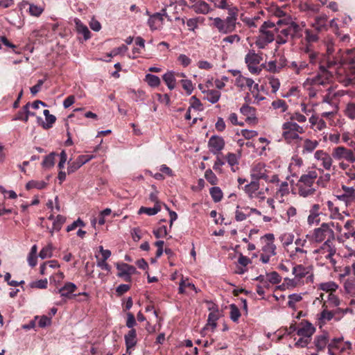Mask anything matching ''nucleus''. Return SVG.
Masks as SVG:
<instances>
[{
    "mask_svg": "<svg viewBox=\"0 0 355 355\" xmlns=\"http://www.w3.org/2000/svg\"><path fill=\"white\" fill-rule=\"evenodd\" d=\"M341 67L346 73L340 81L345 85L355 84V48L347 50L340 55L338 68Z\"/></svg>",
    "mask_w": 355,
    "mask_h": 355,
    "instance_id": "nucleus-1",
    "label": "nucleus"
},
{
    "mask_svg": "<svg viewBox=\"0 0 355 355\" xmlns=\"http://www.w3.org/2000/svg\"><path fill=\"white\" fill-rule=\"evenodd\" d=\"M284 24V20L277 19L276 22L272 21H264L259 28V33L257 37L255 44L263 49L275 40V29L276 26H281Z\"/></svg>",
    "mask_w": 355,
    "mask_h": 355,
    "instance_id": "nucleus-2",
    "label": "nucleus"
},
{
    "mask_svg": "<svg viewBox=\"0 0 355 355\" xmlns=\"http://www.w3.org/2000/svg\"><path fill=\"white\" fill-rule=\"evenodd\" d=\"M238 17L239 12H236V10H234V12L229 10V14L225 18H214L212 25L219 33L230 34L236 31L237 24H240L238 22Z\"/></svg>",
    "mask_w": 355,
    "mask_h": 355,
    "instance_id": "nucleus-3",
    "label": "nucleus"
},
{
    "mask_svg": "<svg viewBox=\"0 0 355 355\" xmlns=\"http://www.w3.org/2000/svg\"><path fill=\"white\" fill-rule=\"evenodd\" d=\"M317 178L318 173L315 171H310L300 177L297 184L300 196L307 197L315 193V189L313 185Z\"/></svg>",
    "mask_w": 355,
    "mask_h": 355,
    "instance_id": "nucleus-4",
    "label": "nucleus"
},
{
    "mask_svg": "<svg viewBox=\"0 0 355 355\" xmlns=\"http://www.w3.org/2000/svg\"><path fill=\"white\" fill-rule=\"evenodd\" d=\"M300 50L309 60V64L318 65V68H320L322 65L329 67L335 63L334 61L331 60L330 61L329 58L323 55V53L315 51L313 47L301 46Z\"/></svg>",
    "mask_w": 355,
    "mask_h": 355,
    "instance_id": "nucleus-5",
    "label": "nucleus"
},
{
    "mask_svg": "<svg viewBox=\"0 0 355 355\" xmlns=\"http://www.w3.org/2000/svg\"><path fill=\"white\" fill-rule=\"evenodd\" d=\"M282 137L287 144H291L293 141L301 139L300 135L304 132L303 127L294 121L284 122L282 124Z\"/></svg>",
    "mask_w": 355,
    "mask_h": 355,
    "instance_id": "nucleus-6",
    "label": "nucleus"
},
{
    "mask_svg": "<svg viewBox=\"0 0 355 355\" xmlns=\"http://www.w3.org/2000/svg\"><path fill=\"white\" fill-rule=\"evenodd\" d=\"M338 68L332 66L329 67L327 65V67H324L322 65V67L319 68V71L317 75L312 78L307 79V81L310 82V84L315 87L320 85L324 86L328 85L333 77V73Z\"/></svg>",
    "mask_w": 355,
    "mask_h": 355,
    "instance_id": "nucleus-7",
    "label": "nucleus"
},
{
    "mask_svg": "<svg viewBox=\"0 0 355 355\" xmlns=\"http://www.w3.org/2000/svg\"><path fill=\"white\" fill-rule=\"evenodd\" d=\"M334 226V223H323L320 227L314 229L311 234V240L316 243L335 240V234L332 229Z\"/></svg>",
    "mask_w": 355,
    "mask_h": 355,
    "instance_id": "nucleus-8",
    "label": "nucleus"
},
{
    "mask_svg": "<svg viewBox=\"0 0 355 355\" xmlns=\"http://www.w3.org/2000/svg\"><path fill=\"white\" fill-rule=\"evenodd\" d=\"M261 241L264 243L260 254V260L263 263L270 261V257L276 254V245L274 243L275 236L273 234H266L261 237Z\"/></svg>",
    "mask_w": 355,
    "mask_h": 355,
    "instance_id": "nucleus-9",
    "label": "nucleus"
},
{
    "mask_svg": "<svg viewBox=\"0 0 355 355\" xmlns=\"http://www.w3.org/2000/svg\"><path fill=\"white\" fill-rule=\"evenodd\" d=\"M262 60V53H257L254 50L249 51L245 57V62L246 63L248 70L251 73H260L261 68L259 65Z\"/></svg>",
    "mask_w": 355,
    "mask_h": 355,
    "instance_id": "nucleus-10",
    "label": "nucleus"
},
{
    "mask_svg": "<svg viewBox=\"0 0 355 355\" xmlns=\"http://www.w3.org/2000/svg\"><path fill=\"white\" fill-rule=\"evenodd\" d=\"M314 157L320 162V166L326 171H333V173L336 171V166L333 165L334 157L331 154L330 155L322 150H318L314 153Z\"/></svg>",
    "mask_w": 355,
    "mask_h": 355,
    "instance_id": "nucleus-11",
    "label": "nucleus"
},
{
    "mask_svg": "<svg viewBox=\"0 0 355 355\" xmlns=\"http://www.w3.org/2000/svg\"><path fill=\"white\" fill-rule=\"evenodd\" d=\"M331 155L337 161H347L350 163L355 162V155L352 150L343 146L335 147L332 149Z\"/></svg>",
    "mask_w": 355,
    "mask_h": 355,
    "instance_id": "nucleus-12",
    "label": "nucleus"
},
{
    "mask_svg": "<svg viewBox=\"0 0 355 355\" xmlns=\"http://www.w3.org/2000/svg\"><path fill=\"white\" fill-rule=\"evenodd\" d=\"M334 241L335 240L325 241L320 248L314 250L315 254H319L324 256L327 259H329L333 265L336 263L335 259L333 258L336 252V249L334 245Z\"/></svg>",
    "mask_w": 355,
    "mask_h": 355,
    "instance_id": "nucleus-13",
    "label": "nucleus"
},
{
    "mask_svg": "<svg viewBox=\"0 0 355 355\" xmlns=\"http://www.w3.org/2000/svg\"><path fill=\"white\" fill-rule=\"evenodd\" d=\"M343 95L341 91L336 92L331 87H329L327 89V93L322 96V102L329 104L334 110H337L338 98Z\"/></svg>",
    "mask_w": 355,
    "mask_h": 355,
    "instance_id": "nucleus-14",
    "label": "nucleus"
},
{
    "mask_svg": "<svg viewBox=\"0 0 355 355\" xmlns=\"http://www.w3.org/2000/svg\"><path fill=\"white\" fill-rule=\"evenodd\" d=\"M304 42H302V46L313 47V44L320 40V33L313 29L311 27L305 28Z\"/></svg>",
    "mask_w": 355,
    "mask_h": 355,
    "instance_id": "nucleus-15",
    "label": "nucleus"
},
{
    "mask_svg": "<svg viewBox=\"0 0 355 355\" xmlns=\"http://www.w3.org/2000/svg\"><path fill=\"white\" fill-rule=\"evenodd\" d=\"M310 27L318 32L320 34L327 31L329 28L328 17L327 15H320L315 17Z\"/></svg>",
    "mask_w": 355,
    "mask_h": 355,
    "instance_id": "nucleus-16",
    "label": "nucleus"
},
{
    "mask_svg": "<svg viewBox=\"0 0 355 355\" xmlns=\"http://www.w3.org/2000/svg\"><path fill=\"white\" fill-rule=\"evenodd\" d=\"M93 158V155H82L78 156L76 159L72 162H69L67 172L69 174L73 173L80 168L83 164L88 162Z\"/></svg>",
    "mask_w": 355,
    "mask_h": 355,
    "instance_id": "nucleus-17",
    "label": "nucleus"
},
{
    "mask_svg": "<svg viewBox=\"0 0 355 355\" xmlns=\"http://www.w3.org/2000/svg\"><path fill=\"white\" fill-rule=\"evenodd\" d=\"M326 46H327V51H326L325 53H323V55L328 58V59L329 58L330 60H331L335 62V63H334L332 67L338 68L340 58L341 54L343 53H341V49H338V53L335 55L334 54L335 49H334V44L332 42H329L327 43Z\"/></svg>",
    "mask_w": 355,
    "mask_h": 355,
    "instance_id": "nucleus-18",
    "label": "nucleus"
},
{
    "mask_svg": "<svg viewBox=\"0 0 355 355\" xmlns=\"http://www.w3.org/2000/svg\"><path fill=\"white\" fill-rule=\"evenodd\" d=\"M208 146L213 153L217 154L224 148L225 141L220 136L213 135L209 139Z\"/></svg>",
    "mask_w": 355,
    "mask_h": 355,
    "instance_id": "nucleus-19",
    "label": "nucleus"
},
{
    "mask_svg": "<svg viewBox=\"0 0 355 355\" xmlns=\"http://www.w3.org/2000/svg\"><path fill=\"white\" fill-rule=\"evenodd\" d=\"M315 331V327L308 321L304 320L300 322L297 327V334L299 336L311 337Z\"/></svg>",
    "mask_w": 355,
    "mask_h": 355,
    "instance_id": "nucleus-20",
    "label": "nucleus"
},
{
    "mask_svg": "<svg viewBox=\"0 0 355 355\" xmlns=\"http://www.w3.org/2000/svg\"><path fill=\"white\" fill-rule=\"evenodd\" d=\"M275 33L277 34L276 42L278 44H286L291 38L288 24L286 27L277 28L275 29Z\"/></svg>",
    "mask_w": 355,
    "mask_h": 355,
    "instance_id": "nucleus-21",
    "label": "nucleus"
},
{
    "mask_svg": "<svg viewBox=\"0 0 355 355\" xmlns=\"http://www.w3.org/2000/svg\"><path fill=\"white\" fill-rule=\"evenodd\" d=\"M125 347H126V353L130 354V349L134 348L137 345V331L135 329H130L128 334H126L124 336Z\"/></svg>",
    "mask_w": 355,
    "mask_h": 355,
    "instance_id": "nucleus-22",
    "label": "nucleus"
},
{
    "mask_svg": "<svg viewBox=\"0 0 355 355\" xmlns=\"http://www.w3.org/2000/svg\"><path fill=\"white\" fill-rule=\"evenodd\" d=\"M307 244V241L306 239H297L295 241V250L291 251L290 257L295 259L298 257V254H306L307 251L304 249V247Z\"/></svg>",
    "mask_w": 355,
    "mask_h": 355,
    "instance_id": "nucleus-23",
    "label": "nucleus"
},
{
    "mask_svg": "<svg viewBox=\"0 0 355 355\" xmlns=\"http://www.w3.org/2000/svg\"><path fill=\"white\" fill-rule=\"evenodd\" d=\"M288 24L289 27L291 39H292L293 40H295L302 37L303 28L305 26V24H302V26H300L294 21H291Z\"/></svg>",
    "mask_w": 355,
    "mask_h": 355,
    "instance_id": "nucleus-24",
    "label": "nucleus"
},
{
    "mask_svg": "<svg viewBox=\"0 0 355 355\" xmlns=\"http://www.w3.org/2000/svg\"><path fill=\"white\" fill-rule=\"evenodd\" d=\"M77 290V286L72 282H67L64 285L58 289V292L62 297H64L67 299H71L74 295L72 293Z\"/></svg>",
    "mask_w": 355,
    "mask_h": 355,
    "instance_id": "nucleus-25",
    "label": "nucleus"
},
{
    "mask_svg": "<svg viewBox=\"0 0 355 355\" xmlns=\"http://www.w3.org/2000/svg\"><path fill=\"white\" fill-rule=\"evenodd\" d=\"M320 205L315 204L310 209V214L307 218V222L310 225H318L320 221Z\"/></svg>",
    "mask_w": 355,
    "mask_h": 355,
    "instance_id": "nucleus-26",
    "label": "nucleus"
},
{
    "mask_svg": "<svg viewBox=\"0 0 355 355\" xmlns=\"http://www.w3.org/2000/svg\"><path fill=\"white\" fill-rule=\"evenodd\" d=\"M240 112L246 116V121H256V109L254 107L245 104L240 108Z\"/></svg>",
    "mask_w": 355,
    "mask_h": 355,
    "instance_id": "nucleus-27",
    "label": "nucleus"
},
{
    "mask_svg": "<svg viewBox=\"0 0 355 355\" xmlns=\"http://www.w3.org/2000/svg\"><path fill=\"white\" fill-rule=\"evenodd\" d=\"M191 9L198 14L206 15L208 14L210 10L209 5L205 1H198L191 6Z\"/></svg>",
    "mask_w": 355,
    "mask_h": 355,
    "instance_id": "nucleus-28",
    "label": "nucleus"
},
{
    "mask_svg": "<svg viewBox=\"0 0 355 355\" xmlns=\"http://www.w3.org/2000/svg\"><path fill=\"white\" fill-rule=\"evenodd\" d=\"M215 6L219 9L227 10L229 14V10H236V12H239V8L234 6V4L228 0H216Z\"/></svg>",
    "mask_w": 355,
    "mask_h": 355,
    "instance_id": "nucleus-29",
    "label": "nucleus"
},
{
    "mask_svg": "<svg viewBox=\"0 0 355 355\" xmlns=\"http://www.w3.org/2000/svg\"><path fill=\"white\" fill-rule=\"evenodd\" d=\"M30 103H27L24 106H23L22 108L15 115L14 120H19L24 122H27L28 121L30 113Z\"/></svg>",
    "mask_w": 355,
    "mask_h": 355,
    "instance_id": "nucleus-30",
    "label": "nucleus"
},
{
    "mask_svg": "<svg viewBox=\"0 0 355 355\" xmlns=\"http://www.w3.org/2000/svg\"><path fill=\"white\" fill-rule=\"evenodd\" d=\"M202 93L205 94V98L211 103H216L218 101L220 97V92L216 89L203 90Z\"/></svg>",
    "mask_w": 355,
    "mask_h": 355,
    "instance_id": "nucleus-31",
    "label": "nucleus"
},
{
    "mask_svg": "<svg viewBox=\"0 0 355 355\" xmlns=\"http://www.w3.org/2000/svg\"><path fill=\"white\" fill-rule=\"evenodd\" d=\"M259 189V183L257 181H252L250 184H246L244 187V191L250 198L255 197L256 192Z\"/></svg>",
    "mask_w": 355,
    "mask_h": 355,
    "instance_id": "nucleus-32",
    "label": "nucleus"
},
{
    "mask_svg": "<svg viewBox=\"0 0 355 355\" xmlns=\"http://www.w3.org/2000/svg\"><path fill=\"white\" fill-rule=\"evenodd\" d=\"M163 80L166 84L169 89L172 90L175 87V72L168 71L162 76Z\"/></svg>",
    "mask_w": 355,
    "mask_h": 355,
    "instance_id": "nucleus-33",
    "label": "nucleus"
},
{
    "mask_svg": "<svg viewBox=\"0 0 355 355\" xmlns=\"http://www.w3.org/2000/svg\"><path fill=\"white\" fill-rule=\"evenodd\" d=\"M293 274L300 281L309 274V269L302 265H297L293 268Z\"/></svg>",
    "mask_w": 355,
    "mask_h": 355,
    "instance_id": "nucleus-34",
    "label": "nucleus"
},
{
    "mask_svg": "<svg viewBox=\"0 0 355 355\" xmlns=\"http://www.w3.org/2000/svg\"><path fill=\"white\" fill-rule=\"evenodd\" d=\"M322 307L323 310L320 314V320L322 322L330 321L334 318V313L327 310L328 306L326 302H323Z\"/></svg>",
    "mask_w": 355,
    "mask_h": 355,
    "instance_id": "nucleus-35",
    "label": "nucleus"
},
{
    "mask_svg": "<svg viewBox=\"0 0 355 355\" xmlns=\"http://www.w3.org/2000/svg\"><path fill=\"white\" fill-rule=\"evenodd\" d=\"M162 222H166L165 219H162L159 222V226L153 230V234L157 239L164 238L167 236V227L164 225H161Z\"/></svg>",
    "mask_w": 355,
    "mask_h": 355,
    "instance_id": "nucleus-36",
    "label": "nucleus"
},
{
    "mask_svg": "<svg viewBox=\"0 0 355 355\" xmlns=\"http://www.w3.org/2000/svg\"><path fill=\"white\" fill-rule=\"evenodd\" d=\"M75 21L78 33L83 35L85 40L89 39L91 33L87 26L84 25L79 19H76Z\"/></svg>",
    "mask_w": 355,
    "mask_h": 355,
    "instance_id": "nucleus-37",
    "label": "nucleus"
},
{
    "mask_svg": "<svg viewBox=\"0 0 355 355\" xmlns=\"http://www.w3.org/2000/svg\"><path fill=\"white\" fill-rule=\"evenodd\" d=\"M338 288V284L334 282L321 283L318 286V289L325 292H329V293H333V292L336 291Z\"/></svg>",
    "mask_w": 355,
    "mask_h": 355,
    "instance_id": "nucleus-38",
    "label": "nucleus"
},
{
    "mask_svg": "<svg viewBox=\"0 0 355 355\" xmlns=\"http://www.w3.org/2000/svg\"><path fill=\"white\" fill-rule=\"evenodd\" d=\"M47 186V183L44 181L31 180L26 184V189L31 190L37 189L39 190L44 189Z\"/></svg>",
    "mask_w": 355,
    "mask_h": 355,
    "instance_id": "nucleus-39",
    "label": "nucleus"
},
{
    "mask_svg": "<svg viewBox=\"0 0 355 355\" xmlns=\"http://www.w3.org/2000/svg\"><path fill=\"white\" fill-rule=\"evenodd\" d=\"M209 193L215 202H220L223 197V193L220 187H214L209 189Z\"/></svg>",
    "mask_w": 355,
    "mask_h": 355,
    "instance_id": "nucleus-40",
    "label": "nucleus"
},
{
    "mask_svg": "<svg viewBox=\"0 0 355 355\" xmlns=\"http://www.w3.org/2000/svg\"><path fill=\"white\" fill-rule=\"evenodd\" d=\"M328 342V338L325 335L316 336L315 338V345L318 351L323 350Z\"/></svg>",
    "mask_w": 355,
    "mask_h": 355,
    "instance_id": "nucleus-41",
    "label": "nucleus"
},
{
    "mask_svg": "<svg viewBox=\"0 0 355 355\" xmlns=\"http://www.w3.org/2000/svg\"><path fill=\"white\" fill-rule=\"evenodd\" d=\"M57 154L54 152L51 153L49 155L44 157V159L42 163V166L44 168H50L55 164V157Z\"/></svg>",
    "mask_w": 355,
    "mask_h": 355,
    "instance_id": "nucleus-42",
    "label": "nucleus"
},
{
    "mask_svg": "<svg viewBox=\"0 0 355 355\" xmlns=\"http://www.w3.org/2000/svg\"><path fill=\"white\" fill-rule=\"evenodd\" d=\"M161 209L159 205H155L153 207H141L139 210V214H146L148 216H154L157 214Z\"/></svg>",
    "mask_w": 355,
    "mask_h": 355,
    "instance_id": "nucleus-43",
    "label": "nucleus"
},
{
    "mask_svg": "<svg viewBox=\"0 0 355 355\" xmlns=\"http://www.w3.org/2000/svg\"><path fill=\"white\" fill-rule=\"evenodd\" d=\"M344 288L348 294L355 296V278L347 279L344 284Z\"/></svg>",
    "mask_w": 355,
    "mask_h": 355,
    "instance_id": "nucleus-44",
    "label": "nucleus"
},
{
    "mask_svg": "<svg viewBox=\"0 0 355 355\" xmlns=\"http://www.w3.org/2000/svg\"><path fill=\"white\" fill-rule=\"evenodd\" d=\"M230 318L234 322H238L239 320L241 317V312L237 307V306L234 304H232L230 305Z\"/></svg>",
    "mask_w": 355,
    "mask_h": 355,
    "instance_id": "nucleus-45",
    "label": "nucleus"
},
{
    "mask_svg": "<svg viewBox=\"0 0 355 355\" xmlns=\"http://www.w3.org/2000/svg\"><path fill=\"white\" fill-rule=\"evenodd\" d=\"M299 279H297L295 277L293 279L285 278L284 283L279 286V288L284 290L286 288H294L299 284Z\"/></svg>",
    "mask_w": 355,
    "mask_h": 355,
    "instance_id": "nucleus-46",
    "label": "nucleus"
},
{
    "mask_svg": "<svg viewBox=\"0 0 355 355\" xmlns=\"http://www.w3.org/2000/svg\"><path fill=\"white\" fill-rule=\"evenodd\" d=\"M145 80L148 84V85L153 87H158L161 83L160 79L158 76L150 73H148L146 75Z\"/></svg>",
    "mask_w": 355,
    "mask_h": 355,
    "instance_id": "nucleus-47",
    "label": "nucleus"
},
{
    "mask_svg": "<svg viewBox=\"0 0 355 355\" xmlns=\"http://www.w3.org/2000/svg\"><path fill=\"white\" fill-rule=\"evenodd\" d=\"M319 143L316 140H311L309 139H306L304 141L303 148L304 151L311 153L313 152L318 146Z\"/></svg>",
    "mask_w": 355,
    "mask_h": 355,
    "instance_id": "nucleus-48",
    "label": "nucleus"
},
{
    "mask_svg": "<svg viewBox=\"0 0 355 355\" xmlns=\"http://www.w3.org/2000/svg\"><path fill=\"white\" fill-rule=\"evenodd\" d=\"M53 256V245L49 243L46 246L44 247L39 253V257L42 259L51 258Z\"/></svg>",
    "mask_w": 355,
    "mask_h": 355,
    "instance_id": "nucleus-49",
    "label": "nucleus"
},
{
    "mask_svg": "<svg viewBox=\"0 0 355 355\" xmlns=\"http://www.w3.org/2000/svg\"><path fill=\"white\" fill-rule=\"evenodd\" d=\"M219 315L218 311L211 312L208 315L207 324V325H209L212 327V329L214 330L217 326V320H218Z\"/></svg>",
    "mask_w": 355,
    "mask_h": 355,
    "instance_id": "nucleus-50",
    "label": "nucleus"
},
{
    "mask_svg": "<svg viewBox=\"0 0 355 355\" xmlns=\"http://www.w3.org/2000/svg\"><path fill=\"white\" fill-rule=\"evenodd\" d=\"M271 105L275 110L281 109V112H286L288 107L286 102L282 99L273 101Z\"/></svg>",
    "mask_w": 355,
    "mask_h": 355,
    "instance_id": "nucleus-51",
    "label": "nucleus"
},
{
    "mask_svg": "<svg viewBox=\"0 0 355 355\" xmlns=\"http://www.w3.org/2000/svg\"><path fill=\"white\" fill-rule=\"evenodd\" d=\"M65 222V216L62 215H58L53 223V230H55L56 232L60 231Z\"/></svg>",
    "mask_w": 355,
    "mask_h": 355,
    "instance_id": "nucleus-52",
    "label": "nucleus"
},
{
    "mask_svg": "<svg viewBox=\"0 0 355 355\" xmlns=\"http://www.w3.org/2000/svg\"><path fill=\"white\" fill-rule=\"evenodd\" d=\"M289 193V187L287 182L284 181L282 182L280 185L279 188L277 191L276 195L277 197H281L283 198L284 196L288 195Z\"/></svg>",
    "mask_w": 355,
    "mask_h": 355,
    "instance_id": "nucleus-53",
    "label": "nucleus"
},
{
    "mask_svg": "<svg viewBox=\"0 0 355 355\" xmlns=\"http://www.w3.org/2000/svg\"><path fill=\"white\" fill-rule=\"evenodd\" d=\"M344 194L348 198L352 203H355V189L353 187H349L345 185L342 186Z\"/></svg>",
    "mask_w": 355,
    "mask_h": 355,
    "instance_id": "nucleus-54",
    "label": "nucleus"
},
{
    "mask_svg": "<svg viewBox=\"0 0 355 355\" xmlns=\"http://www.w3.org/2000/svg\"><path fill=\"white\" fill-rule=\"evenodd\" d=\"M227 162V163L231 166L232 171L235 172L236 169L234 168V166L237 165L239 164L238 159L239 157L236 156V154L232 153H227L226 156Z\"/></svg>",
    "mask_w": 355,
    "mask_h": 355,
    "instance_id": "nucleus-55",
    "label": "nucleus"
},
{
    "mask_svg": "<svg viewBox=\"0 0 355 355\" xmlns=\"http://www.w3.org/2000/svg\"><path fill=\"white\" fill-rule=\"evenodd\" d=\"M205 178L211 185H216L218 183V178L211 169L205 171Z\"/></svg>",
    "mask_w": 355,
    "mask_h": 355,
    "instance_id": "nucleus-56",
    "label": "nucleus"
},
{
    "mask_svg": "<svg viewBox=\"0 0 355 355\" xmlns=\"http://www.w3.org/2000/svg\"><path fill=\"white\" fill-rule=\"evenodd\" d=\"M200 17L190 18L187 21V26L190 31H194L198 27V23L202 22Z\"/></svg>",
    "mask_w": 355,
    "mask_h": 355,
    "instance_id": "nucleus-57",
    "label": "nucleus"
},
{
    "mask_svg": "<svg viewBox=\"0 0 355 355\" xmlns=\"http://www.w3.org/2000/svg\"><path fill=\"white\" fill-rule=\"evenodd\" d=\"M261 19V17L259 16H256L254 17H245L243 19V21L250 28L251 27H257L258 23L259 20Z\"/></svg>",
    "mask_w": 355,
    "mask_h": 355,
    "instance_id": "nucleus-58",
    "label": "nucleus"
},
{
    "mask_svg": "<svg viewBox=\"0 0 355 355\" xmlns=\"http://www.w3.org/2000/svg\"><path fill=\"white\" fill-rule=\"evenodd\" d=\"M327 205L331 213V217L340 218L341 216V214L339 213V208L335 206L333 202L330 200L327 201Z\"/></svg>",
    "mask_w": 355,
    "mask_h": 355,
    "instance_id": "nucleus-59",
    "label": "nucleus"
},
{
    "mask_svg": "<svg viewBox=\"0 0 355 355\" xmlns=\"http://www.w3.org/2000/svg\"><path fill=\"white\" fill-rule=\"evenodd\" d=\"M45 119L46 122L44 123V121H42V126L44 129L48 130L52 128L53 124L55 123L56 121V117L53 114H50L49 116H46L45 117Z\"/></svg>",
    "mask_w": 355,
    "mask_h": 355,
    "instance_id": "nucleus-60",
    "label": "nucleus"
},
{
    "mask_svg": "<svg viewBox=\"0 0 355 355\" xmlns=\"http://www.w3.org/2000/svg\"><path fill=\"white\" fill-rule=\"evenodd\" d=\"M267 277L268 279L270 284H279L282 280L281 276L277 272L275 271L267 274Z\"/></svg>",
    "mask_w": 355,
    "mask_h": 355,
    "instance_id": "nucleus-61",
    "label": "nucleus"
},
{
    "mask_svg": "<svg viewBox=\"0 0 355 355\" xmlns=\"http://www.w3.org/2000/svg\"><path fill=\"white\" fill-rule=\"evenodd\" d=\"M345 115L351 119H355V103H350L347 105Z\"/></svg>",
    "mask_w": 355,
    "mask_h": 355,
    "instance_id": "nucleus-62",
    "label": "nucleus"
},
{
    "mask_svg": "<svg viewBox=\"0 0 355 355\" xmlns=\"http://www.w3.org/2000/svg\"><path fill=\"white\" fill-rule=\"evenodd\" d=\"M288 299H289V300L287 303L288 306L290 308H294L295 303L301 301L302 297L300 295L295 293V294L289 295Z\"/></svg>",
    "mask_w": 355,
    "mask_h": 355,
    "instance_id": "nucleus-63",
    "label": "nucleus"
},
{
    "mask_svg": "<svg viewBox=\"0 0 355 355\" xmlns=\"http://www.w3.org/2000/svg\"><path fill=\"white\" fill-rule=\"evenodd\" d=\"M44 8L34 4H30L29 12L32 16L39 17L43 12Z\"/></svg>",
    "mask_w": 355,
    "mask_h": 355,
    "instance_id": "nucleus-64",
    "label": "nucleus"
}]
</instances>
